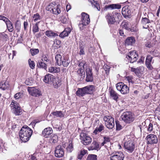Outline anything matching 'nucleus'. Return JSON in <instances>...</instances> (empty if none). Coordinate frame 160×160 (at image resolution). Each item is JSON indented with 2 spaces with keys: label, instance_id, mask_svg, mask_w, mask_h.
<instances>
[{
  "label": "nucleus",
  "instance_id": "1",
  "mask_svg": "<svg viewBox=\"0 0 160 160\" xmlns=\"http://www.w3.org/2000/svg\"><path fill=\"white\" fill-rule=\"evenodd\" d=\"M32 133V130L28 127H23L19 133L21 140L23 142H26L29 140Z\"/></svg>",
  "mask_w": 160,
  "mask_h": 160
},
{
  "label": "nucleus",
  "instance_id": "2",
  "mask_svg": "<svg viewBox=\"0 0 160 160\" xmlns=\"http://www.w3.org/2000/svg\"><path fill=\"white\" fill-rule=\"evenodd\" d=\"M95 87L92 85H89L82 88H78L76 92L77 96L83 97L86 94H92L95 91Z\"/></svg>",
  "mask_w": 160,
  "mask_h": 160
},
{
  "label": "nucleus",
  "instance_id": "3",
  "mask_svg": "<svg viewBox=\"0 0 160 160\" xmlns=\"http://www.w3.org/2000/svg\"><path fill=\"white\" fill-rule=\"evenodd\" d=\"M120 16V13L114 12L112 14L108 13L106 16V18L109 24H113L119 20Z\"/></svg>",
  "mask_w": 160,
  "mask_h": 160
},
{
  "label": "nucleus",
  "instance_id": "4",
  "mask_svg": "<svg viewBox=\"0 0 160 160\" xmlns=\"http://www.w3.org/2000/svg\"><path fill=\"white\" fill-rule=\"evenodd\" d=\"M80 137L81 142L84 145H87L92 142V138L84 131H82L80 133Z\"/></svg>",
  "mask_w": 160,
  "mask_h": 160
},
{
  "label": "nucleus",
  "instance_id": "5",
  "mask_svg": "<svg viewBox=\"0 0 160 160\" xmlns=\"http://www.w3.org/2000/svg\"><path fill=\"white\" fill-rule=\"evenodd\" d=\"M90 22L89 15L85 12L82 13L81 21L78 24V26L81 30H83L84 26L88 25Z\"/></svg>",
  "mask_w": 160,
  "mask_h": 160
},
{
  "label": "nucleus",
  "instance_id": "6",
  "mask_svg": "<svg viewBox=\"0 0 160 160\" xmlns=\"http://www.w3.org/2000/svg\"><path fill=\"white\" fill-rule=\"evenodd\" d=\"M122 120L126 123H130L134 119V115L130 112H123L121 116Z\"/></svg>",
  "mask_w": 160,
  "mask_h": 160
},
{
  "label": "nucleus",
  "instance_id": "7",
  "mask_svg": "<svg viewBox=\"0 0 160 160\" xmlns=\"http://www.w3.org/2000/svg\"><path fill=\"white\" fill-rule=\"evenodd\" d=\"M105 122L106 127L109 129H112L114 127L115 124L114 119L111 116H106L103 118Z\"/></svg>",
  "mask_w": 160,
  "mask_h": 160
},
{
  "label": "nucleus",
  "instance_id": "8",
  "mask_svg": "<svg viewBox=\"0 0 160 160\" xmlns=\"http://www.w3.org/2000/svg\"><path fill=\"white\" fill-rule=\"evenodd\" d=\"M117 89L122 94H125L129 92V88L122 82H119L116 84Z\"/></svg>",
  "mask_w": 160,
  "mask_h": 160
},
{
  "label": "nucleus",
  "instance_id": "9",
  "mask_svg": "<svg viewBox=\"0 0 160 160\" xmlns=\"http://www.w3.org/2000/svg\"><path fill=\"white\" fill-rule=\"evenodd\" d=\"M138 57V54L136 51L130 52L126 56L128 61L131 63L135 62L137 60Z\"/></svg>",
  "mask_w": 160,
  "mask_h": 160
},
{
  "label": "nucleus",
  "instance_id": "10",
  "mask_svg": "<svg viewBox=\"0 0 160 160\" xmlns=\"http://www.w3.org/2000/svg\"><path fill=\"white\" fill-rule=\"evenodd\" d=\"M124 147L128 152L130 153L132 152L135 149V145L131 139L124 142Z\"/></svg>",
  "mask_w": 160,
  "mask_h": 160
},
{
  "label": "nucleus",
  "instance_id": "11",
  "mask_svg": "<svg viewBox=\"0 0 160 160\" xmlns=\"http://www.w3.org/2000/svg\"><path fill=\"white\" fill-rule=\"evenodd\" d=\"M124 157L123 153L121 152H116L111 155V160H123Z\"/></svg>",
  "mask_w": 160,
  "mask_h": 160
},
{
  "label": "nucleus",
  "instance_id": "12",
  "mask_svg": "<svg viewBox=\"0 0 160 160\" xmlns=\"http://www.w3.org/2000/svg\"><path fill=\"white\" fill-rule=\"evenodd\" d=\"M28 90L29 93L34 97H38L41 95L40 91L35 87H28Z\"/></svg>",
  "mask_w": 160,
  "mask_h": 160
},
{
  "label": "nucleus",
  "instance_id": "13",
  "mask_svg": "<svg viewBox=\"0 0 160 160\" xmlns=\"http://www.w3.org/2000/svg\"><path fill=\"white\" fill-rule=\"evenodd\" d=\"M64 151L63 147L61 145L57 146L55 150V156L58 158H62L64 154Z\"/></svg>",
  "mask_w": 160,
  "mask_h": 160
},
{
  "label": "nucleus",
  "instance_id": "14",
  "mask_svg": "<svg viewBox=\"0 0 160 160\" xmlns=\"http://www.w3.org/2000/svg\"><path fill=\"white\" fill-rule=\"evenodd\" d=\"M146 139L147 140V144H152L156 143L158 142V139L156 136L153 134L148 135Z\"/></svg>",
  "mask_w": 160,
  "mask_h": 160
},
{
  "label": "nucleus",
  "instance_id": "15",
  "mask_svg": "<svg viewBox=\"0 0 160 160\" xmlns=\"http://www.w3.org/2000/svg\"><path fill=\"white\" fill-rule=\"evenodd\" d=\"M153 57L150 55H148L146 58L145 64L146 67L149 70H152L153 68L151 65L154 62V60H152Z\"/></svg>",
  "mask_w": 160,
  "mask_h": 160
},
{
  "label": "nucleus",
  "instance_id": "16",
  "mask_svg": "<svg viewBox=\"0 0 160 160\" xmlns=\"http://www.w3.org/2000/svg\"><path fill=\"white\" fill-rule=\"evenodd\" d=\"M86 81L87 82H92L93 80V77L91 68L88 67L86 69Z\"/></svg>",
  "mask_w": 160,
  "mask_h": 160
},
{
  "label": "nucleus",
  "instance_id": "17",
  "mask_svg": "<svg viewBox=\"0 0 160 160\" xmlns=\"http://www.w3.org/2000/svg\"><path fill=\"white\" fill-rule=\"evenodd\" d=\"M122 14L125 17H128L131 15V11L128 6H126L122 8Z\"/></svg>",
  "mask_w": 160,
  "mask_h": 160
},
{
  "label": "nucleus",
  "instance_id": "18",
  "mask_svg": "<svg viewBox=\"0 0 160 160\" xmlns=\"http://www.w3.org/2000/svg\"><path fill=\"white\" fill-rule=\"evenodd\" d=\"M55 78L52 75L48 74L46 75L44 78L43 81L46 83H49L54 81Z\"/></svg>",
  "mask_w": 160,
  "mask_h": 160
},
{
  "label": "nucleus",
  "instance_id": "19",
  "mask_svg": "<svg viewBox=\"0 0 160 160\" xmlns=\"http://www.w3.org/2000/svg\"><path fill=\"white\" fill-rule=\"evenodd\" d=\"M71 31V29L70 28H66L64 30L60 33L59 36L61 38H63L65 37L68 36Z\"/></svg>",
  "mask_w": 160,
  "mask_h": 160
},
{
  "label": "nucleus",
  "instance_id": "20",
  "mask_svg": "<svg viewBox=\"0 0 160 160\" xmlns=\"http://www.w3.org/2000/svg\"><path fill=\"white\" fill-rule=\"evenodd\" d=\"M52 132V128L48 127L45 128L42 132V134L46 138L48 137L49 135Z\"/></svg>",
  "mask_w": 160,
  "mask_h": 160
},
{
  "label": "nucleus",
  "instance_id": "21",
  "mask_svg": "<svg viewBox=\"0 0 160 160\" xmlns=\"http://www.w3.org/2000/svg\"><path fill=\"white\" fill-rule=\"evenodd\" d=\"M99 148V145L98 142L94 141L90 146L88 148L89 150H98Z\"/></svg>",
  "mask_w": 160,
  "mask_h": 160
},
{
  "label": "nucleus",
  "instance_id": "22",
  "mask_svg": "<svg viewBox=\"0 0 160 160\" xmlns=\"http://www.w3.org/2000/svg\"><path fill=\"white\" fill-rule=\"evenodd\" d=\"M70 62V60L69 59L68 55L64 56L62 61V65L64 67H67L68 65Z\"/></svg>",
  "mask_w": 160,
  "mask_h": 160
},
{
  "label": "nucleus",
  "instance_id": "23",
  "mask_svg": "<svg viewBox=\"0 0 160 160\" xmlns=\"http://www.w3.org/2000/svg\"><path fill=\"white\" fill-rule=\"evenodd\" d=\"M45 35L48 37L50 38H55L58 36V35L57 33H55L51 30L46 31Z\"/></svg>",
  "mask_w": 160,
  "mask_h": 160
},
{
  "label": "nucleus",
  "instance_id": "24",
  "mask_svg": "<svg viewBox=\"0 0 160 160\" xmlns=\"http://www.w3.org/2000/svg\"><path fill=\"white\" fill-rule=\"evenodd\" d=\"M60 6L59 5H56L54 4V6L53 7V10L52 12L55 14L58 15L61 12V11L60 9Z\"/></svg>",
  "mask_w": 160,
  "mask_h": 160
},
{
  "label": "nucleus",
  "instance_id": "25",
  "mask_svg": "<svg viewBox=\"0 0 160 160\" xmlns=\"http://www.w3.org/2000/svg\"><path fill=\"white\" fill-rule=\"evenodd\" d=\"M150 22V20L146 18H143L142 19V23L143 25V27L144 28H148L149 26L146 24Z\"/></svg>",
  "mask_w": 160,
  "mask_h": 160
},
{
  "label": "nucleus",
  "instance_id": "26",
  "mask_svg": "<svg viewBox=\"0 0 160 160\" xmlns=\"http://www.w3.org/2000/svg\"><path fill=\"white\" fill-rule=\"evenodd\" d=\"M110 96L115 100L117 101L118 98V94L114 90L111 89L110 92Z\"/></svg>",
  "mask_w": 160,
  "mask_h": 160
},
{
  "label": "nucleus",
  "instance_id": "27",
  "mask_svg": "<svg viewBox=\"0 0 160 160\" xmlns=\"http://www.w3.org/2000/svg\"><path fill=\"white\" fill-rule=\"evenodd\" d=\"M54 81H53L52 83L54 88H57L61 85V81L58 78H55Z\"/></svg>",
  "mask_w": 160,
  "mask_h": 160
},
{
  "label": "nucleus",
  "instance_id": "28",
  "mask_svg": "<svg viewBox=\"0 0 160 160\" xmlns=\"http://www.w3.org/2000/svg\"><path fill=\"white\" fill-rule=\"evenodd\" d=\"M132 32H136L137 34H138V29L137 26H132L130 28H129V30ZM139 35L138 34L137 35L136 39H138Z\"/></svg>",
  "mask_w": 160,
  "mask_h": 160
},
{
  "label": "nucleus",
  "instance_id": "29",
  "mask_svg": "<svg viewBox=\"0 0 160 160\" xmlns=\"http://www.w3.org/2000/svg\"><path fill=\"white\" fill-rule=\"evenodd\" d=\"M77 74L80 76V78L83 79L85 77V72L84 68H80L77 71Z\"/></svg>",
  "mask_w": 160,
  "mask_h": 160
},
{
  "label": "nucleus",
  "instance_id": "30",
  "mask_svg": "<svg viewBox=\"0 0 160 160\" xmlns=\"http://www.w3.org/2000/svg\"><path fill=\"white\" fill-rule=\"evenodd\" d=\"M104 127L103 125L101 123L99 126V127H97L96 129L93 132L95 134H97L99 132H100L104 129Z\"/></svg>",
  "mask_w": 160,
  "mask_h": 160
},
{
  "label": "nucleus",
  "instance_id": "31",
  "mask_svg": "<svg viewBox=\"0 0 160 160\" xmlns=\"http://www.w3.org/2000/svg\"><path fill=\"white\" fill-rule=\"evenodd\" d=\"M9 87V84L8 82L2 81L0 83V88L3 90L7 89Z\"/></svg>",
  "mask_w": 160,
  "mask_h": 160
},
{
  "label": "nucleus",
  "instance_id": "32",
  "mask_svg": "<svg viewBox=\"0 0 160 160\" xmlns=\"http://www.w3.org/2000/svg\"><path fill=\"white\" fill-rule=\"evenodd\" d=\"M37 66L38 68H42L46 70L47 68V65L45 62H43L41 61H38V63L37 64Z\"/></svg>",
  "mask_w": 160,
  "mask_h": 160
},
{
  "label": "nucleus",
  "instance_id": "33",
  "mask_svg": "<svg viewBox=\"0 0 160 160\" xmlns=\"http://www.w3.org/2000/svg\"><path fill=\"white\" fill-rule=\"evenodd\" d=\"M106 6L107 8H111V9H119L121 8V5L118 4H112Z\"/></svg>",
  "mask_w": 160,
  "mask_h": 160
},
{
  "label": "nucleus",
  "instance_id": "34",
  "mask_svg": "<svg viewBox=\"0 0 160 160\" xmlns=\"http://www.w3.org/2000/svg\"><path fill=\"white\" fill-rule=\"evenodd\" d=\"M55 59L57 64L59 66L62 65V58L60 54H57L56 55Z\"/></svg>",
  "mask_w": 160,
  "mask_h": 160
},
{
  "label": "nucleus",
  "instance_id": "35",
  "mask_svg": "<svg viewBox=\"0 0 160 160\" xmlns=\"http://www.w3.org/2000/svg\"><path fill=\"white\" fill-rule=\"evenodd\" d=\"M52 114L53 115L57 117L62 118L64 117V114L61 111H57L52 112Z\"/></svg>",
  "mask_w": 160,
  "mask_h": 160
},
{
  "label": "nucleus",
  "instance_id": "36",
  "mask_svg": "<svg viewBox=\"0 0 160 160\" xmlns=\"http://www.w3.org/2000/svg\"><path fill=\"white\" fill-rule=\"evenodd\" d=\"M13 112L16 115H19L20 114V113L21 112V110L20 109V107H16V106L14 105L13 109Z\"/></svg>",
  "mask_w": 160,
  "mask_h": 160
},
{
  "label": "nucleus",
  "instance_id": "37",
  "mask_svg": "<svg viewBox=\"0 0 160 160\" xmlns=\"http://www.w3.org/2000/svg\"><path fill=\"white\" fill-rule=\"evenodd\" d=\"M48 71L51 73H55L60 72V69L59 68L54 67H51L49 68Z\"/></svg>",
  "mask_w": 160,
  "mask_h": 160
},
{
  "label": "nucleus",
  "instance_id": "38",
  "mask_svg": "<svg viewBox=\"0 0 160 160\" xmlns=\"http://www.w3.org/2000/svg\"><path fill=\"white\" fill-rule=\"evenodd\" d=\"M89 2H90L93 5L95 8H97L98 10L99 11L100 8L99 4L97 3V1H95L94 0H88Z\"/></svg>",
  "mask_w": 160,
  "mask_h": 160
},
{
  "label": "nucleus",
  "instance_id": "39",
  "mask_svg": "<svg viewBox=\"0 0 160 160\" xmlns=\"http://www.w3.org/2000/svg\"><path fill=\"white\" fill-rule=\"evenodd\" d=\"M87 160H97V156L95 154H89L87 158Z\"/></svg>",
  "mask_w": 160,
  "mask_h": 160
},
{
  "label": "nucleus",
  "instance_id": "40",
  "mask_svg": "<svg viewBox=\"0 0 160 160\" xmlns=\"http://www.w3.org/2000/svg\"><path fill=\"white\" fill-rule=\"evenodd\" d=\"M6 25L8 31L10 32H12L14 30L13 27V24L11 21L8 22Z\"/></svg>",
  "mask_w": 160,
  "mask_h": 160
},
{
  "label": "nucleus",
  "instance_id": "41",
  "mask_svg": "<svg viewBox=\"0 0 160 160\" xmlns=\"http://www.w3.org/2000/svg\"><path fill=\"white\" fill-rule=\"evenodd\" d=\"M55 2L51 3L49 4L46 7V9L47 10L49 11L52 12L53 7L54 6V4H55Z\"/></svg>",
  "mask_w": 160,
  "mask_h": 160
},
{
  "label": "nucleus",
  "instance_id": "42",
  "mask_svg": "<svg viewBox=\"0 0 160 160\" xmlns=\"http://www.w3.org/2000/svg\"><path fill=\"white\" fill-rule=\"evenodd\" d=\"M58 138L57 135L56 134H54L50 138V141L53 143H55L57 142Z\"/></svg>",
  "mask_w": 160,
  "mask_h": 160
},
{
  "label": "nucleus",
  "instance_id": "43",
  "mask_svg": "<svg viewBox=\"0 0 160 160\" xmlns=\"http://www.w3.org/2000/svg\"><path fill=\"white\" fill-rule=\"evenodd\" d=\"M40 22H37L33 26L32 31L33 33H35V32H38L39 31V28L38 26V24Z\"/></svg>",
  "mask_w": 160,
  "mask_h": 160
},
{
  "label": "nucleus",
  "instance_id": "44",
  "mask_svg": "<svg viewBox=\"0 0 160 160\" xmlns=\"http://www.w3.org/2000/svg\"><path fill=\"white\" fill-rule=\"evenodd\" d=\"M121 26L123 28H124L126 29L129 30V24L127 22H122L121 24Z\"/></svg>",
  "mask_w": 160,
  "mask_h": 160
},
{
  "label": "nucleus",
  "instance_id": "45",
  "mask_svg": "<svg viewBox=\"0 0 160 160\" xmlns=\"http://www.w3.org/2000/svg\"><path fill=\"white\" fill-rule=\"evenodd\" d=\"M73 149V145L72 142L70 143L67 148V152H71Z\"/></svg>",
  "mask_w": 160,
  "mask_h": 160
},
{
  "label": "nucleus",
  "instance_id": "46",
  "mask_svg": "<svg viewBox=\"0 0 160 160\" xmlns=\"http://www.w3.org/2000/svg\"><path fill=\"white\" fill-rule=\"evenodd\" d=\"M28 62L30 67L32 69H34L35 68V64L33 61H32L30 59H29Z\"/></svg>",
  "mask_w": 160,
  "mask_h": 160
},
{
  "label": "nucleus",
  "instance_id": "47",
  "mask_svg": "<svg viewBox=\"0 0 160 160\" xmlns=\"http://www.w3.org/2000/svg\"><path fill=\"white\" fill-rule=\"evenodd\" d=\"M33 18V20L35 22H37L40 19V16L38 13L34 14Z\"/></svg>",
  "mask_w": 160,
  "mask_h": 160
},
{
  "label": "nucleus",
  "instance_id": "48",
  "mask_svg": "<svg viewBox=\"0 0 160 160\" xmlns=\"http://www.w3.org/2000/svg\"><path fill=\"white\" fill-rule=\"evenodd\" d=\"M8 37L7 34L3 32L0 34V39L1 40L4 39L7 40Z\"/></svg>",
  "mask_w": 160,
  "mask_h": 160
},
{
  "label": "nucleus",
  "instance_id": "49",
  "mask_svg": "<svg viewBox=\"0 0 160 160\" xmlns=\"http://www.w3.org/2000/svg\"><path fill=\"white\" fill-rule=\"evenodd\" d=\"M30 51L31 55L32 56H34L38 54L39 52V50L38 49H31Z\"/></svg>",
  "mask_w": 160,
  "mask_h": 160
},
{
  "label": "nucleus",
  "instance_id": "50",
  "mask_svg": "<svg viewBox=\"0 0 160 160\" xmlns=\"http://www.w3.org/2000/svg\"><path fill=\"white\" fill-rule=\"evenodd\" d=\"M135 41H125L124 44L126 46L131 45L135 43Z\"/></svg>",
  "mask_w": 160,
  "mask_h": 160
},
{
  "label": "nucleus",
  "instance_id": "51",
  "mask_svg": "<svg viewBox=\"0 0 160 160\" xmlns=\"http://www.w3.org/2000/svg\"><path fill=\"white\" fill-rule=\"evenodd\" d=\"M150 53L155 57H157L159 55L158 52L157 50L150 51Z\"/></svg>",
  "mask_w": 160,
  "mask_h": 160
},
{
  "label": "nucleus",
  "instance_id": "52",
  "mask_svg": "<svg viewBox=\"0 0 160 160\" xmlns=\"http://www.w3.org/2000/svg\"><path fill=\"white\" fill-rule=\"evenodd\" d=\"M154 45V44L151 43V42L149 41H147L145 42V46L146 47L150 48L153 46Z\"/></svg>",
  "mask_w": 160,
  "mask_h": 160
},
{
  "label": "nucleus",
  "instance_id": "53",
  "mask_svg": "<svg viewBox=\"0 0 160 160\" xmlns=\"http://www.w3.org/2000/svg\"><path fill=\"white\" fill-rule=\"evenodd\" d=\"M116 124L117 130L119 131L122 129V127L119 124L118 121H116Z\"/></svg>",
  "mask_w": 160,
  "mask_h": 160
},
{
  "label": "nucleus",
  "instance_id": "54",
  "mask_svg": "<svg viewBox=\"0 0 160 160\" xmlns=\"http://www.w3.org/2000/svg\"><path fill=\"white\" fill-rule=\"evenodd\" d=\"M41 61L46 63V62H48L49 61V60L46 55H43L42 56Z\"/></svg>",
  "mask_w": 160,
  "mask_h": 160
},
{
  "label": "nucleus",
  "instance_id": "55",
  "mask_svg": "<svg viewBox=\"0 0 160 160\" xmlns=\"http://www.w3.org/2000/svg\"><path fill=\"white\" fill-rule=\"evenodd\" d=\"M103 68L106 72V74L108 75L109 72V70L110 69V67L107 65H104L103 66Z\"/></svg>",
  "mask_w": 160,
  "mask_h": 160
},
{
  "label": "nucleus",
  "instance_id": "56",
  "mask_svg": "<svg viewBox=\"0 0 160 160\" xmlns=\"http://www.w3.org/2000/svg\"><path fill=\"white\" fill-rule=\"evenodd\" d=\"M131 71L134 72L136 74H138L140 72L139 68H131Z\"/></svg>",
  "mask_w": 160,
  "mask_h": 160
},
{
  "label": "nucleus",
  "instance_id": "57",
  "mask_svg": "<svg viewBox=\"0 0 160 160\" xmlns=\"http://www.w3.org/2000/svg\"><path fill=\"white\" fill-rule=\"evenodd\" d=\"M61 22L63 24L66 23L68 21L67 18L65 16H62L60 19Z\"/></svg>",
  "mask_w": 160,
  "mask_h": 160
},
{
  "label": "nucleus",
  "instance_id": "58",
  "mask_svg": "<svg viewBox=\"0 0 160 160\" xmlns=\"http://www.w3.org/2000/svg\"><path fill=\"white\" fill-rule=\"evenodd\" d=\"M153 125L151 123H150L148 128V131L151 132L153 129Z\"/></svg>",
  "mask_w": 160,
  "mask_h": 160
},
{
  "label": "nucleus",
  "instance_id": "59",
  "mask_svg": "<svg viewBox=\"0 0 160 160\" xmlns=\"http://www.w3.org/2000/svg\"><path fill=\"white\" fill-rule=\"evenodd\" d=\"M84 48H80L79 54L80 55H84L85 54Z\"/></svg>",
  "mask_w": 160,
  "mask_h": 160
},
{
  "label": "nucleus",
  "instance_id": "60",
  "mask_svg": "<svg viewBox=\"0 0 160 160\" xmlns=\"http://www.w3.org/2000/svg\"><path fill=\"white\" fill-rule=\"evenodd\" d=\"M85 44V42L82 41H81L79 43L80 48H84Z\"/></svg>",
  "mask_w": 160,
  "mask_h": 160
},
{
  "label": "nucleus",
  "instance_id": "61",
  "mask_svg": "<svg viewBox=\"0 0 160 160\" xmlns=\"http://www.w3.org/2000/svg\"><path fill=\"white\" fill-rule=\"evenodd\" d=\"M22 94L20 93H18L14 95V98L15 99H17L19 98L21 96Z\"/></svg>",
  "mask_w": 160,
  "mask_h": 160
},
{
  "label": "nucleus",
  "instance_id": "62",
  "mask_svg": "<svg viewBox=\"0 0 160 160\" xmlns=\"http://www.w3.org/2000/svg\"><path fill=\"white\" fill-rule=\"evenodd\" d=\"M87 150L83 149L81 150L79 153L83 156L87 153Z\"/></svg>",
  "mask_w": 160,
  "mask_h": 160
},
{
  "label": "nucleus",
  "instance_id": "63",
  "mask_svg": "<svg viewBox=\"0 0 160 160\" xmlns=\"http://www.w3.org/2000/svg\"><path fill=\"white\" fill-rule=\"evenodd\" d=\"M23 25H24V30H27V28L28 27V23L27 22L25 21L24 22Z\"/></svg>",
  "mask_w": 160,
  "mask_h": 160
},
{
  "label": "nucleus",
  "instance_id": "64",
  "mask_svg": "<svg viewBox=\"0 0 160 160\" xmlns=\"http://www.w3.org/2000/svg\"><path fill=\"white\" fill-rule=\"evenodd\" d=\"M86 63L85 62V61L83 62H81L79 64V66H82V68H84V66L85 65Z\"/></svg>",
  "mask_w": 160,
  "mask_h": 160
}]
</instances>
